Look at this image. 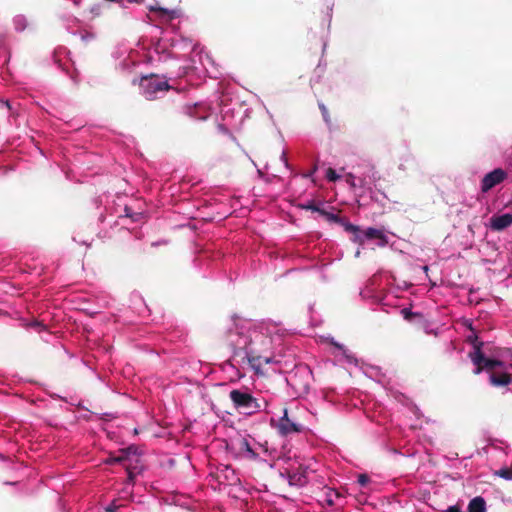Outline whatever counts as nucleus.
Instances as JSON below:
<instances>
[{
  "label": "nucleus",
  "instance_id": "nucleus-1",
  "mask_svg": "<svg viewBox=\"0 0 512 512\" xmlns=\"http://www.w3.org/2000/svg\"><path fill=\"white\" fill-rule=\"evenodd\" d=\"M259 342L261 345L268 347L271 344V339L263 334L258 333L256 330L250 332L249 340L245 338L243 348L251 367L258 373L262 367L263 362L269 364L272 362L271 357H263L258 355V349L255 344Z\"/></svg>",
  "mask_w": 512,
  "mask_h": 512
},
{
  "label": "nucleus",
  "instance_id": "nucleus-2",
  "mask_svg": "<svg viewBox=\"0 0 512 512\" xmlns=\"http://www.w3.org/2000/svg\"><path fill=\"white\" fill-rule=\"evenodd\" d=\"M470 342L473 344V351L469 352V358L472 363L475 365V369L473 373L475 375H479L483 371L487 373H491L492 371H496L497 367H503L504 363L501 360L487 358L483 351V342L478 341L477 336L473 339L469 337Z\"/></svg>",
  "mask_w": 512,
  "mask_h": 512
},
{
  "label": "nucleus",
  "instance_id": "nucleus-3",
  "mask_svg": "<svg viewBox=\"0 0 512 512\" xmlns=\"http://www.w3.org/2000/svg\"><path fill=\"white\" fill-rule=\"evenodd\" d=\"M229 397L235 408L244 414L251 415L260 410L261 405L250 393L234 389L230 391Z\"/></svg>",
  "mask_w": 512,
  "mask_h": 512
},
{
  "label": "nucleus",
  "instance_id": "nucleus-4",
  "mask_svg": "<svg viewBox=\"0 0 512 512\" xmlns=\"http://www.w3.org/2000/svg\"><path fill=\"white\" fill-rule=\"evenodd\" d=\"M140 88L147 99H153L158 92L170 89L169 84L157 75L143 76L139 82Z\"/></svg>",
  "mask_w": 512,
  "mask_h": 512
},
{
  "label": "nucleus",
  "instance_id": "nucleus-5",
  "mask_svg": "<svg viewBox=\"0 0 512 512\" xmlns=\"http://www.w3.org/2000/svg\"><path fill=\"white\" fill-rule=\"evenodd\" d=\"M507 177V173L502 168H496L487 173L481 181V191L486 193L496 185L503 182Z\"/></svg>",
  "mask_w": 512,
  "mask_h": 512
},
{
  "label": "nucleus",
  "instance_id": "nucleus-6",
  "mask_svg": "<svg viewBox=\"0 0 512 512\" xmlns=\"http://www.w3.org/2000/svg\"><path fill=\"white\" fill-rule=\"evenodd\" d=\"M303 429L302 425L296 423L288 417V412L285 409L283 416L279 419L278 430L282 435H289L291 433L301 432Z\"/></svg>",
  "mask_w": 512,
  "mask_h": 512
},
{
  "label": "nucleus",
  "instance_id": "nucleus-7",
  "mask_svg": "<svg viewBox=\"0 0 512 512\" xmlns=\"http://www.w3.org/2000/svg\"><path fill=\"white\" fill-rule=\"evenodd\" d=\"M238 454L244 458L255 460L258 453L252 447L250 441L246 437H240L233 443Z\"/></svg>",
  "mask_w": 512,
  "mask_h": 512
},
{
  "label": "nucleus",
  "instance_id": "nucleus-8",
  "mask_svg": "<svg viewBox=\"0 0 512 512\" xmlns=\"http://www.w3.org/2000/svg\"><path fill=\"white\" fill-rule=\"evenodd\" d=\"M512 225V214L493 215L489 226L493 231H502Z\"/></svg>",
  "mask_w": 512,
  "mask_h": 512
},
{
  "label": "nucleus",
  "instance_id": "nucleus-9",
  "mask_svg": "<svg viewBox=\"0 0 512 512\" xmlns=\"http://www.w3.org/2000/svg\"><path fill=\"white\" fill-rule=\"evenodd\" d=\"M489 383L493 387H506L512 383V374L492 371L489 376Z\"/></svg>",
  "mask_w": 512,
  "mask_h": 512
},
{
  "label": "nucleus",
  "instance_id": "nucleus-10",
  "mask_svg": "<svg viewBox=\"0 0 512 512\" xmlns=\"http://www.w3.org/2000/svg\"><path fill=\"white\" fill-rule=\"evenodd\" d=\"M307 467L299 465L296 471H287L288 481L291 485L303 486L306 484Z\"/></svg>",
  "mask_w": 512,
  "mask_h": 512
},
{
  "label": "nucleus",
  "instance_id": "nucleus-11",
  "mask_svg": "<svg viewBox=\"0 0 512 512\" xmlns=\"http://www.w3.org/2000/svg\"><path fill=\"white\" fill-rule=\"evenodd\" d=\"M467 512H486V501L481 496H476L470 500Z\"/></svg>",
  "mask_w": 512,
  "mask_h": 512
},
{
  "label": "nucleus",
  "instance_id": "nucleus-12",
  "mask_svg": "<svg viewBox=\"0 0 512 512\" xmlns=\"http://www.w3.org/2000/svg\"><path fill=\"white\" fill-rule=\"evenodd\" d=\"M364 236L366 239H379L382 241V245L387 244V238L384 233L376 228L370 227L364 231Z\"/></svg>",
  "mask_w": 512,
  "mask_h": 512
},
{
  "label": "nucleus",
  "instance_id": "nucleus-13",
  "mask_svg": "<svg viewBox=\"0 0 512 512\" xmlns=\"http://www.w3.org/2000/svg\"><path fill=\"white\" fill-rule=\"evenodd\" d=\"M187 114L192 119L205 120L207 118V114L206 113H200L199 112V108L197 106H195L193 108L189 107L187 109Z\"/></svg>",
  "mask_w": 512,
  "mask_h": 512
},
{
  "label": "nucleus",
  "instance_id": "nucleus-14",
  "mask_svg": "<svg viewBox=\"0 0 512 512\" xmlns=\"http://www.w3.org/2000/svg\"><path fill=\"white\" fill-rule=\"evenodd\" d=\"M401 315L407 321H412L414 318H422V314L419 312H412L409 308H403L401 310Z\"/></svg>",
  "mask_w": 512,
  "mask_h": 512
},
{
  "label": "nucleus",
  "instance_id": "nucleus-15",
  "mask_svg": "<svg viewBox=\"0 0 512 512\" xmlns=\"http://www.w3.org/2000/svg\"><path fill=\"white\" fill-rule=\"evenodd\" d=\"M320 215L324 216L330 222H334V223H337V224L343 222V218L342 217H340L337 214H333V213L327 212L324 209H322Z\"/></svg>",
  "mask_w": 512,
  "mask_h": 512
},
{
  "label": "nucleus",
  "instance_id": "nucleus-16",
  "mask_svg": "<svg viewBox=\"0 0 512 512\" xmlns=\"http://www.w3.org/2000/svg\"><path fill=\"white\" fill-rule=\"evenodd\" d=\"M495 474L506 480H512V467L501 468Z\"/></svg>",
  "mask_w": 512,
  "mask_h": 512
},
{
  "label": "nucleus",
  "instance_id": "nucleus-17",
  "mask_svg": "<svg viewBox=\"0 0 512 512\" xmlns=\"http://www.w3.org/2000/svg\"><path fill=\"white\" fill-rule=\"evenodd\" d=\"M132 450V447H129L126 451H123L122 452V455L121 456H118V457H111L109 460H108V463H121V462H124L126 461L127 459V454Z\"/></svg>",
  "mask_w": 512,
  "mask_h": 512
},
{
  "label": "nucleus",
  "instance_id": "nucleus-18",
  "mask_svg": "<svg viewBox=\"0 0 512 512\" xmlns=\"http://www.w3.org/2000/svg\"><path fill=\"white\" fill-rule=\"evenodd\" d=\"M300 207L305 210H311L313 212L321 213L322 209L316 205L314 201H308L305 204H301Z\"/></svg>",
  "mask_w": 512,
  "mask_h": 512
},
{
  "label": "nucleus",
  "instance_id": "nucleus-19",
  "mask_svg": "<svg viewBox=\"0 0 512 512\" xmlns=\"http://www.w3.org/2000/svg\"><path fill=\"white\" fill-rule=\"evenodd\" d=\"M353 241L355 243H358L359 245H363L364 240L366 239L364 236V231H361L360 228H358L357 232H353Z\"/></svg>",
  "mask_w": 512,
  "mask_h": 512
},
{
  "label": "nucleus",
  "instance_id": "nucleus-20",
  "mask_svg": "<svg viewBox=\"0 0 512 512\" xmlns=\"http://www.w3.org/2000/svg\"><path fill=\"white\" fill-rule=\"evenodd\" d=\"M340 225H342L345 229V231L349 232V233H353V232H357L358 231V226L348 222L346 219L343 218V222L342 223H339Z\"/></svg>",
  "mask_w": 512,
  "mask_h": 512
},
{
  "label": "nucleus",
  "instance_id": "nucleus-21",
  "mask_svg": "<svg viewBox=\"0 0 512 512\" xmlns=\"http://www.w3.org/2000/svg\"><path fill=\"white\" fill-rule=\"evenodd\" d=\"M326 178L331 182H335L340 178V176L336 173L334 169L328 168L326 171Z\"/></svg>",
  "mask_w": 512,
  "mask_h": 512
},
{
  "label": "nucleus",
  "instance_id": "nucleus-22",
  "mask_svg": "<svg viewBox=\"0 0 512 512\" xmlns=\"http://www.w3.org/2000/svg\"><path fill=\"white\" fill-rule=\"evenodd\" d=\"M369 482V477L366 474H360L358 476V483L361 486H365Z\"/></svg>",
  "mask_w": 512,
  "mask_h": 512
},
{
  "label": "nucleus",
  "instance_id": "nucleus-23",
  "mask_svg": "<svg viewBox=\"0 0 512 512\" xmlns=\"http://www.w3.org/2000/svg\"><path fill=\"white\" fill-rule=\"evenodd\" d=\"M217 130L219 133L224 134V135L230 134L228 128L224 124H218Z\"/></svg>",
  "mask_w": 512,
  "mask_h": 512
},
{
  "label": "nucleus",
  "instance_id": "nucleus-24",
  "mask_svg": "<svg viewBox=\"0 0 512 512\" xmlns=\"http://www.w3.org/2000/svg\"><path fill=\"white\" fill-rule=\"evenodd\" d=\"M320 109L322 111V115H323L325 121L328 122L329 121V114H328V111H327L326 107L324 105H320Z\"/></svg>",
  "mask_w": 512,
  "mask_h": 512
},
{
  "label": "nucleus",
  "instance_id": "nucleus-25",
  "mask_svg": "<svg viewBox=\"0 0 512 512\" xmlns=\"http://www.w3.org/2000/svg\"><path fill=\"white\" fill-rule=\"evenodd\" d=\"M117 509L118 506L113 502L107 506L106 512H116Z\"/></svg>",
  "mask_w": 512,
  "mask_h": 512
},
{
  "label": "nucleus",
  "instance_id": "nucleus-26",
  "mask_svg": "<svg viewBox=\"0 0 512 512\" xmlns=\"http://www.w3.org/2000/svg\"><path fill=\"white\" fill-rule=\"evenodd\" d=\"M447 512H462L459 505H453L448 507Z\"/></svg>",
  "mask_w": 512,
  "mask_h": 512
},
{
  "label": "nucleus",
  "instance_id": "nucleus-27",
  "mask_svg": "<svg viewBox=\"0 0 512 512\" xmlns=\"http://www.w3.org/2000/svg\"><path fill=\"white\" fill-rule=\"evenodd\" d=\"M326 501H327V503H328L330 506L334 505V501H333V499H332V497H331V494H328V498H327V500H326Z\"/></svg>",
  "mask_w": 512,
  "mask_h": 512
},
{
  "label": "nucleus",
  "instance_id": "nucleus-28",
  "mask_svg": "<svg viewBox=\"0 0 512 512\" xmlns=\"http://www.w3.org/2000/svg\"><path fill=\"white\" fill-rule=\"evenodd\" d=\"M230 344H231V346H232L233 348H236V347H237V345H238L239 343H234L233 341H231V343H230Z\"/></svg>",
  "mask_w": 512,
  "mask_h": 512
},
{
  "label": "nucleus",
  "instance_id": "nucleus-29",
  "mask_svg": "<svg viewBox=\"0 0 512 512\" xmlns=\"http://www.w3.org/2000/svg\"><path fill=\"white\" fill-rule=\"evenodd\" d=\"M332 492H333V494H334L336 497H339V496H340L338 492H336V491H332Z\"/></svg>",
  "mask_w": 512,
  "mask_h": 512
},
{
  "label": "nucleus",
  "instance_id": "nucleus-30",
  "mask_svg": "<svg viewBox=\"0 0 512 512\" xmlns=\"http://www.w3.org/2000/svg\"><path fill=\"white\" fill-rule=\"evenodd\" d=\"M129 479H132V473L129 471Z\"/></svg>",
  "mask_w": 512,
  "mask_h": 512
},
{
  "label": "nucleus",
  "instance_id": "nucleus-31",
  "mask_svg": "<svg viewBox=\"0 0 512 512\" xmlns=\"http://www.w3.org/2000/svg\"><path fill=\"white\" fill-rule=\"evenodd\" d=\"M73 2H74L75 4H78V3H79V0H73Z\"/></svg>",
  "mask_w": 512,
  "mask_h": 512
}]
</instances>
